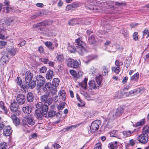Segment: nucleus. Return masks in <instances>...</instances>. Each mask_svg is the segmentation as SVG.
<instances>
[{
	"label": "nucleus",
	"instance_id": "obj_1",
	"mask_svg": "<svg viewBox=\"0 0 149 149\" xmlns=\"http://www.w3.org/2000/svg\"><path fill=\"white\" fill-rule=\"evenodd\" d=\"M76 42L72 45L68 47V50L71 53H74L77 52L81 55H83L86 52V50L85 47V44L79 38L75 40Z\"/></svg>",
	"mask_w": 149,
	"mask_h": 149
},
{
	"label": "nucleus",
	"instance_id": "obj_2",
	"mask_svg": "<svg viewBox=\"0 0 149 149\" xmlns=\"http://www.w3.org/2000/svg\"><path fill=\"white\" fill-rule=\"evenodd\" d=\"M101 121L100 120L93 121L90 127V130H88V133L89 134L93 133L97 130L99 127L100 125H101Z\"/></svg>",
	"mask_w": 149,
	"mask_h": 149
},
{
	"label": "nucleus",
	"instance_id": "obj_3",
	"mask_svg": "<svg viewBox=\"0 0 149 149\" xmlns=\"http://www.w3.org/2000/svg\"><path fill=\"white\" fill-rule=\"evenodd\" d=\"M22 121L24 124H28L31 125H34L35 123L33 116L32 115H29L23 118Z\"/></svg>",
	"mask_w": 149,
	"mask_h": 149
},
{
	"label": "nucleus",
	"instance_id": "obj_4",
	"mask_svg": "<svg viewBox=\"0 0 149 149\" xmlns=\"http://www.w3.org/2000/svg\"><path fill=\"white\" fill-rule=\"evenodd\" d=\"M124 109L122 108H118L113 113L111 112L109 114L110 118L111 120L114 119L120 116L124 112Z\"/></svg>",
	"mask_w": 149,
	"mask_h": 149
},
{
	"label": "nucleus",
	"instance_id": "obj_5",
	"mask_svg": "<svg viewBox=\"0 0 149 149\" xmlns=\"http://www.w3.org/2000/svg\"><path fill=\"white\" fill-rule=\"evenodd\" d=\"M67 64L68 66L74 68H77L79 65V63L74 60L69 58L67 60Z\"/></svg>",
	"mask_w": 149,
	"mask_h": 149
},
{
	"label": "nucleus",
	"instance_id": "obj_6",
	"mask_svg": "<svg viewBox=\"0 0 149 149\" xmlns=\"http://www.w3.org/2000/svg\"><path fill=\"white\" fill-rule=\"evenodd\" d=\"M35 78L36 80L38 86L40 87L43 86L45 82V79L44 77L42 75H38L35 76Z\"/></svg>",
	"mask_w": 149,
	"mask_h": 149
},
{
	"label": "nucleus",
	"instance_id": "obj_7",
	"mask_svg": "<svg viewBox=\"0 0 149 149\" xmlns=\"http://www.w3.org/2000/svg\"><path fill=\"white\" fill-rule=\"evenodd\" d=\"M36 106L38 109H41V111H43L45 113L47 112L48 108L47 105H45V104L44 105L42 102H39L37 104Z\"/></svg>",
	"mask_w": 149,
	"mask_h": 149
},
{
	"label": "nucleus",
	"instance_id": "obj_8",
	"mask_svg": "<svg viewBox=\"0 0 149 149\" xmlns=\"http://www.w3.org/2000/svg\"><path fill=\"white\" fill-rule=\"evenodd\" d=\"M10 109L11 111L13 113H18V114L20 113L19 111L18 110V105L16 101H14L11 103L10 106Z\"/></svg>",
	"mask_w": 149,
	"mask_h": 149
},
{
	"label": "nucleus",
	"instance_id": "obj_9",
	"mask_svg": "<svg viewBox=\"0 0 149 149\" xmlns=\"http://www.w3.org/2000/svg\"><path fill=\"white\" fill-rule=\"evenodd\" d=\"M16 100L18 104L21 105L23 104L25 101V97L24 95L20 94L17 95Z\"/></svg>",
	"mask_w": 149,
	"mask_h": 149
},
{
	"label": "nucleus",
	"instance_id": "obj_10",
	"mask_svg": "<svg viewBox=\"0 0 149 149\" xmlns=\"http://www.w3.org/2000/svg\"><path fill=\"white\" fill-rule=\"evenodd\" d=\"M148 138V136L147 134H142L139 136V140L142 143H145L147 142Z\"/></svg>",
	"mask_w": 149,
	"mask_h": 149
},
{
	"label": "nucleus",
	"instance_id": "obj_11",
	"mask_svg": "<svg viewBox=\"0 0 149 149\" xmlns=\"http://www.w3.org/2000/svg\"><path fill=\"white\" fill-rule=\"evenodd\" d=\"M12 130L10 126H6L3 130V134L6 136H9L12 133Z\"/></svg>",
	"mask_w": 149,
	"mask_h": 149
},
{
	"label": "nucleus",
	"instance_id": "obj_12",
	"mask_svg": "<svg viewBox=\"0 0 149 149\" xmlns=\"http://www.w3.org/2000/svg\"><path fill=\"white\" fill-rule=\"evenodd\" d=\"M33 75L30 71H27L26 73L25 81L26 83H29L32 80Z\"/></svg>",
	"mask_w": 149,
	"mask_h": 149
},
{
	"label": "nucleus",
	"instance_id": "obj_13",
	"mask_svg": "<svg viewBox=\"0 0 149 149\" xmlns=\"http://www.w3.org/2000/svg\"><path fill=\"white\" fill-rule=\"evenodd\" d=\"M47 113H45L43 111H41L39 109H36L35 116H36L37 118L40 120H41L43 118L44 115H45Z\"/></svg>",
	"mask_w": 149,
	"mask_h": 149
},
{
	"label": "nucleus",
	"instance_id": "obj_14",
	"mask_svg": "<svg viewBox=\"0 0 149 149\" xmlns=\"http://www.w3.org/2000/svg\"><path fill=\"white\" fill-rule=\"evenodd\" d=\"M89 86L91 88L93 89H98L100 87L99 84H98L94 81L91 80L89 81Z\"/></svg>",
	"mask_w": 149,
	"mask_h": 149
},
{
	"label": "nucleus",
	"instance_id": "obj_15",
	"mask_svg": "<svg viewBox=\"0 0 149 149\" xmlns=\"http://www.w3.org/2000/svg\"><path fill=\"white\" fill-rule=\"evenodd\" d=\"M26 83V85H23L22 86V87L24 89L26 88L27 86V85H28L29 88H33L35 87L36 85L35 82L34 81H32V80L29 83Z\"/></svg>",
	"mask_w": 149,
	"mask_h": 149
},
{
	"label": "nucleus",
	"instance_id": "obj_16",
	"mask_svg": "<svg viewBox=\"0 0 149 149\" xmlns=\"http://www.w3.org/2000/svg\"><path fill=\"white\" fill-rule=\"evenodd\" d=\"M52 87L51 83L47 82L45 84L43 88L44 91L45 93H47L48 91H50Z\"/></svg>",
	"mask_w": 149,
	"mask_h": 149
},
{
	"label": "nucleus",
	"instance_id": "obj_17",
	"mask_svg": "<svg viewBox=\"0 0 149 149\" xmlns=\"http://www.w3.org/2000/svg\"><path fill=\"white\" fill-rule=\"evenodd\" d=\"M7 51L8 53L12 56L15 55L16 53L18 52L17 49L14 47L8 49Z\"/></svg>",
	"mask_w": 149,
	"mask_h": 149
},
{
	"label": "nucleus",
	"instance_id": "obj_18",
	"mask_svg": "<svg viewBox=\"0 0 149 149\" xmlns=\"http://www.w3.org/2000/svg\"><path fill=\"white\" fill-rule=\"evenodd\" d=\"M32 108L31 106H27L23 107L22 108L23 111L25 113L29 114L31 111Z\"/></svg>",
	"mask_w": 149,
	"mask_h": 149
},
{
	"label": "nucleus",
	"instance_id": "obj_19",
	"mask_svg": "<svg viewBox=\"0 0 149 149\" xmlns=\"http://www.w3.org/2000/svg\"><path fill=\"white\" fill-rule=\"evenodd\" d=\"M58 95L59 96H61V99L65 101L66 100V94L64 90H60L58 92Z\"/></svg>",
	"mask_w": 149,
	"mask_h": 149
},
{
	"label": "nucleus",
	"instance_id": "obj_20",
	"mask_svg": "<svg viewBox=\"0 0 149 149\" xmlns=\"http://www.w3.org/2000/svg\"><path fill=\"white\" fill-rule=\"evenodd\" d=\"M54 75V72L53 71L49 70L47 72L46 75V77L47 79L49 80L52 79Z\"/></svg>",
	"mask_w": 149,
	"mask_h": 149
},
{
	"label": "nucleus",
	"instance_id": "obj_21",
	"mask_svg": "<svg viewBox=\"0 0 149 149\" xmlns=\"http://www.w3.org/2000/svg\"><path fill=\"white\" fill-rule=\"evenodd\" d=\"M45 45L50 50H53L54 48V46L52 45V43L49 41H47L44 43Z\"/></svg>",
	"mask_w": 149,
	"mask_h": 149
},
{
	"label": "nucleus",
	"instance_id": "obj_22",
	"mask_svg": "<svg viewBox=\"0 0 149 149\" xmlns=\"http://www.w3.org/2000/svg\"><path fill=\"white\" fill-rule=\"evenodd\" d=\"M0 108L3 111L5 114H7V109L6 107L5 106L4 103L2 101H0Z\"/></svg>",
	"mask_w": 149,
	"mask_h": 149
},
{
	"label": "nucleus",
	"instance_id": "obj_23",
	"mask_svg": "<svg viewBox=\"0 0 149 149\" xmlns=\"http://www.w3.org/2000/svg\"><path fill=\"white\" fill-rule=\"evenodd\" d=\"M49 93H47L41 96L40 99L41 101L45 103L49 97Z\"/></svg>",
	"mask_w": 149,
	"mask_h": 149
},
{
	"label": "nucleus",
	"instance_id": "obj_24",
	"mask_svg": "<svg viewBox=\"0 0 149 149\" xmlns=\"http://www.w3.org/2000/svg\"><path fill=\"white\" fill-rule=\"evenodd\" d=\"M59 79L57 78H54L52 82V86L53 87L56 88L58 85L59 83Z\"/></svg>",
	"mask_w": 149,
	"mask_h": 149
},
{
	"label": "nucleus",
	"instance_id": "obj_25",
	"mask_svg": "<svg viewBox=\"0 0 149 149\" xmlns=\"http://www.w3.org/2000/svg\"><path fill=\"white\" fill-rule=\"evenodd\" d=\"M102 79V76L101 75L99 74L97 75L96 77V82L100 86H101V83Z\"/></svg>",
	"mask_w": 149,
	"mask_h": 149
},
{
	"label": "nucleus",
	"instance_id": "obj_26",
	"mask_svg": "<svg viewBox=\"0 0 149 149\" xmlns=\"http://www.w3.org/2000/svg\"><path fill=\"white\" fill-rule=\"evenodd\" d=\"M27 99L28 102H31L33 100V96L32 93H29L27 95Z\"/></svg>",
	"mask_w": 149,
	"mask_h": 149
},
{
	"label": "nucleus",
	"instance_id": "obj_27",
	"mask_svg": "<svg viewBox=\"0 0 149 149\" xmlns=\"http://www.w3.org/2000/svg\"><path fill=\"white\" fill-rule=\"evenodd\" d=\"M57 61L59 62H62L63 61L64 57L62 54H57V56H56Z\"/></svg>",
	"mask_w": 149,
	"mask_h": 149
},
{
	"label": "nucleus",
	"instance_id": "obj_28",
	"mask_svg": "<svg viewBox=\"0 0 149 149\" xmlns=\"http://www.w3.org/2000/svg\"><path fill=\"white\" fill-rule=\"evenodd\" d=\"M143 134L149 135V127L148 126H144L143 128Z\"/></svg>",
	"mask_w": 149,
	"mask_h": 149
},
{
	"label": "nucleus",
	"instance_id": "obj_29",
	"mask_svg": "<svg viewBox=\"0 0 149 149\" xmlns=\"http://www.w3.org/2000/svg\"><path fill=\"white\" fill-rule=\"evenodd\" d=\"M14 22V19L12 18H8L5 21V23L7 26H9Z\"/></svg>",
	"mask_w": 149,
	"mask_h": 149
},
{
	"label": "nucleus",
	"instance_id": "obj_30",
	"mask_svg": "<svg viewBox=\"0 0 149 149\" xmlns=\"http://www.w3.org/2000/svg\"><path fill=\"white\" fill-rule=\"evenodd\" d=\"M8 143L5 142L1 143H0V149H8Z\"/></svg>",
	"mask_w": 149,
	"mask_h": 149
},
{
	"label": "nucleus",
	"instance_id": "obj_31",
	"mask_svg": "<svg viewBox=\"0 0 149 149\" xmlns=\"http://www.w3.org/2000/svg\"><path fill=\"white\" fill-rule=\"evenodd\" d=\"M139 77V73L137 72L131 77V79L132 81H137L138 80Z\"/></svg>",
	"mask_w": 149,
	"mask_h": 149
},
{
	"label": "nucleus",
	"instance_id": "obj_32",
	"mask_svg": "<svg viewBox=\"0 0 149 149\" xmlns=\"http://www.w3.org/2000/svg\"><path fill=\"white\" fill-rule=\"evenodd\" d=\"M97 57V56L93 55L88 56L87 58V61H85L86 63H88L90 61Z\"/></svg>",
	"mask_w": 149,
	"mask_h": 149
},
{
	"label": "nucleus",
	"instance_id": "obj_33",
	"mask_svg": "<svg viewBox=\"0 0 149 149\" xmlns=\"http://www.w3.org/2000/svg\"><path fill=\"white\" fill-rule=\"evenodd\" d=\"M56 114V112L55 111L51 110L49 111L48 113V115L50 117H53Z\"/></svg>",
	"mask_w": 149,
	"mask_h": 149
},
{
	"label": "nucleus",
	"instance_id": "obj_34",
	"mask_svg": "<svg viewBox=\"0 0 149 149\" xmlns=\"http://www.w3.org/2000/svg\"><path fill=\"white\" fill-rule=\"evenodd\" d=\"M66 103L65 102H62L59 104V105L58 106V110H62L64 107L65 106Z\"/></svg>",
	"mask_w": 149,
	"mask_h": 149
},
{
	"label": "nucleus",
	"instance_id": "obj_35",
	"mask_svg": "<svg viewBox=\"0 0 149 149\" xmlns=\"http://www.w3.org/2000/svg\"><path fill=\"white\" fill-rule=\"evenodd\" d=\"M89 42L91 44H93L97 41L95 39L94 36H91L88 38V39Z\"/></svg>",
	"mask_w": 149,
	"mask_h": 149
},
{
	"label": "nucleus",
	"instance_id": "obj_36",
	"mask_svg": "<svg viewBox=\"0 0 149 149\" xmlns=\"http://www.w3.org/2000/svg\"><path fill=\"white\" fill-rule=\"evenodd\" d=\"M1 59H2V61H5V62L8 61L9 60V58L8 55L6 53L4 54L2 56Z\"/></svg>",
	"mask_w": 149,
	"mask_h": 149
},
{
	"label": "nucleus",
	"instance_id": "obj_37",
	"mask_svg": "<svg viewBox=\"0 0 149 149\" xmlns=\"http://www.w3.org/2000/svg\"><path fill=\"white\" fill-rule=\"evenodd\" d=\"M87 79L85 78L84 80L81 83L82 86L85 89H86L87 85Z\"/></svg>",
	"mask_w": 149,
	"mask_h": 149
},
{
	"label": "nucleus",
	"instance_id": "obj_38",
	"mask_svg": "<svg viewBox=\"0 0 149 149\" xmlns=\"http://www.w3.org/2000/svg\"><path fill=\"white\" fill-rule=\"evenodd\" d=\"M79 124H77L74 125H72L67 127L68 131H71L73 129L76 128L79 126Z\"/></svg>",
	"mask_w": 149,
	"mask_h": 149
},
{
	"label": "nucleus",
	"instance_id": "obj_39",
	"mask_svg": "<svg viewBox=\"0 0 149 149\" xmlns=\"http://www.w3.org/2000/svg\"><path fill=\"white\" fill-rule=\"evenodd\" d=\"M133 132L130 131H123V134L125 137L130 136L131 135V134Z\"/></svg>",
	"mask_w": 149,
	"mask_h": 149
},
{
	"label": "nucleus",
	"instance_id": "obj_40",
	"mask_svg": "<svg viewBox=\"0 0 149 149\" xmlns=\"http://www.w3.org/2000/svg\"><path fill=\"white\" fill-rule=\"evenodd\" d=\"M112 70L116 74H118L120 70V68L114 67L112 68Z\"/></svg>",
	"mask_w": 149,
	"mask_h": 149
},
{
	"label": "nucleus",
	"instance_id": "obj_41",
	"mask_svg": "<svg viewBox=\"0 0 149 149\" xmlns=\"http://www.w3.org/2000/svg\"><path fill=\"white\" fill-rule=\"evenodd\" d=\"M50 91L52 95H55L57 93V88L56 87H53Z\"/></svg>",
	"mask_w": 149,
	"mask_h": 149
},
{
	"label": "nucleus",
	"instance_id": "obj_42",
	"mask_svg": "<svg viewBox=\"0 0 149 149\" xmlns=\"http://www.w3.org/2000/svg\"><path fill=\"white\" fill-rule=\"evenodd\" d=\"M145 91V89L143 87H141L138 88L136 90V93H139L140 94L142 93Z\"/></svg>",
	"mask_w": 149,
	"mask_h": 149
},
{
	"label": "nucleus",
	"instance_id": "obj_43",
	"mask_svg": "<svg viewBox=\"0 0 149 149\" xmlns=\"http://www.w3.org/2000/svg\"><path fill=\"white\" fill-rule=\"evenodd\" d=\"M38 27L41 26H45L48 25V23L46 21L41 22L40 23H38L36 24Z\"/></svg>",
	"mask_w": 149,
	"mask_h": 149
},
{
	"label": "nucleus",
	"instance_id": "obj_44",
	"mask_svg": "<svg viewBox=\"0 0 149 149\" xmlns=\"http://www.w3.org/2000/svg\"><path fill=\"white\" fill-rule=\"evenodd\" d=\"M108 147L110 149H116L117 148V146L115 145L113 143H112L109 144Z\"/></svg>",
	"mask_w": 149,
	"mask_h": 149
},
{
	"label": "nucleus",
	"instance_id": "obj_45",
	"mask_svg": "<svg viewBox=\"0 0 149 149\" xmlns=\"http://www.w3.org/2000/svg\"><path fill=\"white\" fill-rule=\"evenodd\" d=\"M77 24V22L76 19H73L72 20H70L68 22V24L70 25H73L74 24Z\"/></svg>",
	"mask_w": 149,
	"mask_h": 149
},
{
	"label": "nucleus",
	"instance_id": "obj_46",
	"mask_svg": "<svg viewBox=\"0 0 149 149\" xmlns=\"http://www.w3.org/2000/svg\"><path fill=\"white\" fill-rule=\"evenodd\" d=\"M102 68V74L104 76H106L108 74V72L107 68H106V67L104 66H103Z\"/></svg>",
	"mask_w": 149,
	"mask_h": 149
},
{
	"label": "nucleus",
	"instance_id": "obj_47",
	"mask_svg": "<svg viewBox=\"0 0 149 149\" xmlns=\"http://www.w3.org/2000/svg\"><path fill=\"white\" fill-rule=\"evenodd\" d=\"M138 32H134L133 35L134 40L135 41L138 40Z\"/></svg>",
	"mask_w": 149,
	"mask_h": 149
},
{
	"label": "nucleus",
	"instance_id": "obj_48",
	"mask_svg": "<svg viewBox=\"0 0 149 149\" xmlns=\"http://www.w3.org/2000/svg\"><path fill=\"white\" fill-rule=\"evenodd\" d=\"M52 100L50 98H48L47 100L46 101V102L45 103V105H47V107H48V106L50 104H52Z\"/></svg>",
	"mask_w": 149,
	"mask_h": 149
},
{
	"label": "nucleus",
	"instance_id": "obj_49",
	"mask_svg": "<svg viewBox=\"0 0 149 149\" xmlns=\"http://www.w3.org/2000/svg\"><path fill=\"white\" fill-rule=\"evenodd\" d=\"M127 90H124V89L122 92L121 91V93L123 95V96H130V94L129 92H126L125 91Z\"/></svg>",
	"mask_w": 149,
	"mask_h": 149
},
{
	"label": "nucleus",
	"instance_id": "obj_50",
	"mask_svg": "<svg viewBox=\"0 0 149 149\" xmlns=\"http://www.w3.org/2000/svg\"><path fill=\"white\" fill-rule=\"evenodd\" d=\"M47 68L45 66H43L40 68V72L41 73H44L46 72Z\"/></svg>",
	"mask_w": 149,
	"mask_h": 149
},
{
	"label": "nucleus",
	"instance_id": "obj_51",
	"mask_svg": "<svg viewBox=\"0 0 149 149\" xmlns=\"http://www.w3.org/2000/svg\"><path fill=\"white\" fill-rule=\"evenodd\" d=\"M97 70V69L93 67H91L90 68V71L92 72V74L93 75H94L96 72Z\"/></svg>",
	"mask_w": 149,
	"mask_h": 149
},
{
	"label": "nucleus",
	"instance_id": "obj_52",
	"mask_svg": "<svg viewBox=\"0 0 149 149\" xmlns=\"http://www.w3.org/2000/svg\"><path fill=\"white\" fill-rule=\"evenodd\" d=\"M6 29H4V25L3 24H0V32L2 33H5Z\"/></svg>",
	"mask_w": 149,
	"mask_h": 149
},
{
	"label": "nucleus",
	"instance_id": "obj_53",
	"mask_svg": "<svg viewBox=\"0 0 149 149\" xmlns=\"http://www.w3.org/2000/svg\"><path fill=\"white\" fill-rule=\"evenodd\" d=\"M143 36H144L145 35L147 34V38L149 36V31L147 29H145L143 33Z\"/></svg>",
	"mask_w": 149,
	"mask_h": 149
},
{
	"label": "nucleus",
	"instance_id": "obj_54",
	"mask_svg": "<svg viewBox=\"0 0 149 149\" xmlns=\"http://www.w3.org/2000/svg\"><path fill=\"white\" fill-rule=\"evenodd\" d=\"M70 73L74 77H77V74L76 72L74 70H70Z\"/></svg>",
	"mask_w": 149,
	"mask_h": 149
},
{
	"label": "nucleus",
	"instance_id": "obj_55",
	"mask_svg": "<svg viewBox=\"0 0 149 149\" xmlns=\"http://www.w3.org/2000/svg\"><path fill=\"white\" fill-rule=\"evenodd\" d=\"M144 119H143L141 121L138 122L136 123V125L137 126L140 125H142L144 124Z\"/></svg>",
	"mask_w": 149,
	"mask_h": 149
},
{
	"label": "nucleus",
	"instance_id": "obj_56",
	"mask_svg": "<svg viewBox=\"0 0 149 149\" xmlns=\"http://www.w3.org/2000/svg\"><path fill=\"white\" fill-rule=\"evenodd\" d=\"M40 60L42 62L46 64H47L49 62L48 59L47 58H40Z\"/></svg>",
	"mask_w": 149,
	"mask_h": 149
},
{
	"label": "nucleus",
	"instance_id": "obj_57",
	"mask_svg": "<svg viewBox=\"0 0 149 149\" xmlns=\"http://www.w3.org/2000/svg\"><path fill=\"white\" fill-rule=\"evenodd\" d=\"M95 149H101V143H99L96 144L95 146Z\"/></svg>",
	"mask_w": 149,
	"mask_h": 149
},
{
	"label": "nucleus",
	"instance_id": "obj_58",
	"mask_svg": "<svg viewBox=\"0 0 149 149\" xmlns=\"http://www.w3.org/2000/svg\"><path fill=\"white\" fill-rule=\"evenodd\" d=\"M117 132V131L116 130H114L111 132L110 133V136L112 137H116V133Z\"/></svg>",
	"mask_w": 149,
	"mask_h": 149
},
{
	"label": "nucleus",
	"instance_id": "obj_59",
	"mask_svg": "<svg viewBox=\"0 0 149 149\" xmlns=\"http://www.w3.org/2000/svg\"><path fill=\"white\" fill-rule=\"evenodd\" d=\"M93 2H91V5H89L87 6V7L89 9L91 10H95V7L93 6Z\"/></svg>",
	"mask_w": 149,
	"mask_h": 149
},
{
	"label": "nucleus",
	"instance_id": "obj_60",
	"mask_svg": "<svg viewBox=\"0 0 149 149\" xmlns=\"http://www.w3.org/2000/svg\"><path fill=\"white\" fill-rule=\"evenodd\" d=\"M16 81L17 84L19 85H20L21 84L22 82V81L20 77H17V79Z\"/></svg>",
	"mask_w": 149,
	"mask_h": 149
},
{
	"label": "nucleus",
	"instance_id": "obj_61",
	"mask_svg": "<svg viewBox=\"0 0 149 149\" xmlns=\"http://www.w3.org/2000/svg\"><path fill=\"white\" fill-rule=\"evenodd\" d=\"M13 123L16 125H18L20 123L19 120V119H16L13 121Z\"/></svg>",
	"mask_w": 149,
	"mask_h": 149
},
{
	"label": "nucleus",
	"instance_id": "obj_62",
	"mask_svg": "<svg viewBox=\"0 0 149 149\" xmlns=\"http://www.w3.org/2000/svg\"><path fill=\"white\" fill-rule=\"evenodd\" d=\"M26 42L24 40H22L20 43L18 44L19 47H22L24 46Z\"/></svg>",
	"mask_w": 149,
	"mask_h": 149
},
{
	"label": "nucleus",
	"instance_id": "obj_63",
	"mask_svg": "<svg viewBox=\"0 0 149 149\" xmlns=\"http://www.w3.org/2000/svg\"><path fill=\"white\" fill-rule=\"evenodd\" d=\"M13 9V8L10 6H8L6 7V13H8L11 10Z\"/></svg>",
	"mask_w": 149,
	"mask_h": 149
},
{
	"label": "nucleus",
	"instance_id": "obj_64",
	"mask_svg": "<svg viewBox=\"0 0 149 149\" xmlns=\"http://www.w3.org/2000/svg\"><path fill=\"white\" fill-rule=\"evenodd\" d=\"M3 3L4 6H9L10 2L8 0H5Z\"/></svg>",
	"mask_w": 149,
	"mask_h": 149
}]
</instances>
